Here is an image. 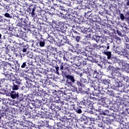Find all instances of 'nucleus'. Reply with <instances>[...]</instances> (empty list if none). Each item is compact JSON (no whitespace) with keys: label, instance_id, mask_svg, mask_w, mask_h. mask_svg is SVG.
Listing matches in <instances>:
<instances>
[{"label":"nucleus","instance_id":"1","mask_svg":"<svg viewBox=\"0 0 129 129\" xmlns=\"http://www.w3.org/2000/svg\"><path fill=\"white\" fill-rule=\"evenodd\" d=\"M109 87V85L97 84L96 82H95L94 83V89L95 91L94 92V94H95L96 96H98V94L100 93V91H99V90H102V91H104H104L107 90Z\"/></svg>","mask_w":129,"mask_h":129},{"label":"nucleus","instance_id":"2","mask_svg":"<svg viewBox=\"0 0 129 129\" xmlns=\"http://www.w3.org/2000/svg\"><path fill=\"white\" fill-rule=\"evenodd\" d=\"M66 78V82L65 85L68 86V87H73V86H75V83L76 82V80L74 78V76L72 75H70L67 77Z\"/></svg>","mask_w":129,"mask_h":129},{"label":"nucleus","instance_id":"3","mask_svg":"<svg viewBox=\"0 0 129 129\" xmlns=\"http://www.w3.org/2000/svg\"><path fill=\"white\" fill-rule=\"evenodd\" d=\"M27 10L28 12L30 14V15H31L33 18H35V17H37V15L35 14V12H36V11H37L38 7H37L36 5H32L30 6Z\"/></svg>","mask_w":129,"mask_h":129},{"label":"nucleus","instance_id":"4","mask_svg":"<svg viewBox=\"0 0 129 129\" xmlns=\"http://www.w3.org/2000/svg\"><path fill=\"white\" fill-rule=\"evenodd\" d=\"M84 99L85 101L86 102L87 104H88V105H92V104H91V102H92V99H95V100H96V98L93 97H91V96H89V94L88 93L84 97Z\"/></svg>","mask_w":129,"mask_h":129},{"label":"nucleus","instance_id":"5","mask_svg":"<svg viewBox=\"0 0 129 129\" xmlns=\"http://www.w3.org/2000/svg\"><path fill=\"white\" fill-rule=\"evenodd\" d=\"M20 45L21 46V50L23 53H26L28 52V50H29V45L26 43H20Z\"/></svg>","mask_w":129,"mask_h":129},{"label":"nucleus","instance_id":"6","mask_svg":"<svg viewBox=\"0 0 129 129\" xmlns=\"http://www.w3.org/2000/svg\"><path fill=\"white\" fill-rule=\"evenodd\" d=\"M13 63H15V62H6L5 66H4V69L5 70H11V69H15V66L13 64Z\"/></svg>","mask_w":129,"mask_h":129},{"label":"nucleus","instance_id":"7","mask_svg":"<svg viewBox=\"0 0 129 129\" xmlns=\"http://www.w3.org/2000/svg\"><path fill=\"white\" fill-rule=\"evenodd\" d=\"M58 65L60 70H67L69 72V65L66 63L59 62Z\"/></svg>","mask_w":129,"mask_h":129},{"label":"nucleus","instance_id":"8","mask_svg":"<svg viewBox=\"0 0 129 129\" xmlns=\"http://www.w3.org/2000/svg\"><path fill=\"white\" fill-rule=\"evenodd\" d=\"M71 110H75L77 113H82V110L81 108H82V107H79L77 105L73 104L71 106Z\"/></svg>","mask_w":129,"mask_h":129},{"label":"nucleus","instance_id":"9","mask_svg":"<svg viewBox=\"0 0 129 129\" xmlns=\"http://www.w3.org/2000/svg\"><path fill=\"white\" fill-rule=\"evenodd\" d=\"M86 83H87V80L83 78L81 79L80 81H77V85L78 86H80V87H85Z\"/></svg>","mask_w":129,"mask_h":129},{"label":"nucleus","instance_id":"10","mask_svg":"<svg viewBox=\"0 0 129 129\" xmlns=\"http://www.w3.org/2000/svg\"><path fill=\"white\" fill-rule=\"evenodd\" d=\"M36 83L32 80H28L26 82V86L28 88H36Z\"/></svg>","mask_w":129,"mask_h":129},{"label":"nucleus","instance_id":"11","mask_svg":"<svg viewBox=\"0 0 129 129\" xmlns=\"http://www.w3.org/2000/svg\"><path fill=\"white\" fill-rule=\"evenodd\" d=\"M96 83L97 84H104V85H109V84H110V80H109V79H99L97 82H96Z\"/></svg>","mask_w":129,"mask_h":129},{"label":"nucleus","instance_id":"12","mask_svg":"<svg viewBox=\"0 0 129 129\" xmlns=\"http://www.w3.org/2000/svg\"><path fill=\"white\" fill-rule=\"evenodd\" d=\"M23 126H24V123H23V122L19 121L17 124H15L14 126H11V128L22 129Z\"/></svg>","mask_w":129,"mask_h":129},{"label":"nucleus","instance_id":"13","mask_svg":"<svg viewBox=\"0 0 129 129\" xmlns=\"http://www.w3.org/2000/svg\"><path fill=\"white\" fill-rule=\"evenodd\" d=\"M10 96L11 98H13V99H15V98H17V100H19L20 95H19V93L15 91H11V93L10 94Z\"/></svg>","mask_w":129,"mask_h":129},{"label":"nucleus","instance_id":"14","mask_svg":"<svg viewBox=\"0 0 129 129\" xmlns=\"http://www.w3.org/2000/svg\"><path fill=\"white\" fill-rule=\"evenodd\" d=\"M94 61L95 63L98 64V66H100V67H101V64L99 63H101L102 62V60H101V57L99 55H97L96 53H95V59Z\"/></svg>","mask_w":129,"mask_h":129},{"label":"nucleus","instance_id":"15","mask_svg":"<svg viewBox=\"0 0 129 129\" xmlns=\"http://www.w3.org/2000/svg\"><path fill=\"white\" fill-rule=\"evenodd\" d=\"M50 108L55 112L56 114H57V112H58V111H60V110H61V106H59L58 104H55L54 105L51 106Z\"/></svg>","mask_w":129,"mask_h":129},{"label":"nucleus","instance_id":"16","mask_svg":"<svg viewBox=\"0 0 129 129\" xmlns=\"http://www.w3.org/2000/svg\"><path fill=\"white\" fill-rule=\"evenodd\" d=\"M85 34H87L89 35V37H90L91 34H93V33H95L96 32V30H95V29L92 28V29L90 28H86L85 29Z\"/></svg>","mask_w":129,"mask_h":129},{"label":"nucleus","instance_id":"17","mask_svg":"<svg viewBox=\"0 0 129 129\" xmlns=\"http://www.w3.org/2000/svg\"><path fill=\"white\" fill-rule=\"evenodd\" d=\"M90 119L94 122L95 120L99 119V115L97 114V113L94 112V113L90 116Z\"/></svg>","mask_w":129,"mask_h":129},{"label":"nucleus","instance_id":"18","mask_svg":"<svg viewBox=\"0 0 129 129\" xmlns=\"http://www.w3.org/2000/svg\"><path fill=\"white\" fill-rule=\"evenodd\" d=\"M19 19L18 21L19 22L22 24L23 26H27V20H26V18H25V16H23L22 17H18Z\"/></svg>","mask_w":129,"mask_h":129},{"label":"nucleus","instance_id":"19","mask_svg":"<svg viewBox=\"0 0 129 129\" xmlns=\"http://www.w3.org/2000/svg\"><path fill=\"white\" fill-rule=\"evenodd\" d=\"M15 79H12L13 82H14L15 84H18V85H21L22 80L19 78H16V76H13Z\"/></svg>","mask_w":129,"mask_h":129},{"label":"nucleus","instance_id":"20","mask_svg":"<svg viewBox=\"0 0 129 129\" xmlns=\"http://www.w3.org/2000/svg\"><path fill=\"white\" fill-rule=\"evenodd\" d=\"M85 50L89 52L91 56H94L95 55V52L93 51V48L90 46H87L86 48H85Z\"/></svg>","mask_w":129,"mask_h":129},{"label":"nucleus","instance_id":"21","mask_svg":"<svg viewBox=\"0 0 129 129\" xmlns=\"http://www.w3.org/2000/svg\"><path fill=\"white\" fill-rule=\"evenodd\" d=\"M77 105L79 107H82L83 106H86L87 105H88V104H87V103L86 102V101H85L84 99V100L83 101H81L79 102H78L77 104Z\"/></svg>","mask_w":129,"mask_h":129},{"label":"nucleus","instance_id":"22","mask_svg":"<svg viewBox=\"0 0 129 129\" xmlns=\"http://www.w3.org/2000/svg\"><path fill=\"white\" fill-rule=\"evenodd\" d=\"M115 75L118 77L117 80L119 81H122L123 80H124V77H123L120 73L118 72H116V74Z\"/></svg>","mask_w":129,"mask_h":129},{"label":"nucleus","instance_id":"23","mask_svg":"<svg viewBox=\"0 0 129 129\" xmlns=\"http://www.w3.org/2000/svg\"><path fill=\"white\" fill-rule=\"evenodd\" d=\"M11 88L13 91L15 90H19L20 89V85L16 84L15 82H13L12 86H11Z\"/></svg>","mask_w":129,"mask_h":129},{"label":"nucleus","instance_id":"24","mask_svg":"<svg viewBox=\"0 0 129 129\" xmlns=\"http://www.w3.org/2000/svg\"><path fill=\"white\" fill-rule=\"evenodd\" d=\"M5 78L4 79L5 80H9V81H12L13 79H12V76H14V74L11 73V74H5Z\"/></svg>","mask_w":129,"mask_h":129},{"label":"nucleus","instance_id":"25","mask_svg":"<svg viewBox=\"0 0 129 129\" xmlns=\"http://www.w3.org/2000/svg\"><path fill=\"white\" fill-rule=\"evenodd\" d=\"M112 110L113 111H115V112L118 111V109H119V105L117 103H114L112 106Z\"/></svg>","mask_w":129,"mask_h":129},{"label":"nucleus","instance_id":"26","mask_svg":"<svg viewBox=\"0 0 129 129\" xmlns=\"http://www.w3.org/2000/svg\"><path fill=\"white\" fill-rule=\"evenodd\" d=\"M113 113H111L110 110H103L101 112V114L103 115H112Z\"/></svg>","mask_w":129,"mask_h":129},{"label":"nucleus","instance_id":"27","mask_svg":"<svg viewBox=\"0 0 129 129\" xmlns=\"http://www.w3.org/2000/svg\"><path fill=\"white\" fill-rule=\"evenodd\" d=\"M59 3L64 4V5H68V6H71V3L70 0H57Z\"/></svg>","mask_w":129,"mask_h":129},{"label":"nucleus","instance_id":"28","mask_svg":"<svg viewBox=\"0 0 129 129\" xmlns=\"http://www.w3.org/2000/svg\"><path fill=\"white\" fill-rule=\"evenodd\" d=\"M42 106V101L39 99H36L35 100V107L37 108H40V106Z\"/></svg>","mask_w":129,"mask_h":129},{"label":"nucleus","instance_id":"29","mask_svg":"<svg viewBox=\"0 0 129 129\" xmlns=\"http://www.w3.org/2000/svg\"><path fill=\"white\" fill-rule=\"evenodd\" d=\"M69 59H72V56L69 52H67L66 56H64V60H66V61H69Z\"/></svg>","mask_w":129,"mask_h":129},{"label":"nucleus","instance_id":"30","mask_svg":"<svg viewBox=\"0 0 129 129\" xmlns=\"http://www.w3.org/2000/svg\"><path fill=\"white\" fill-rule=\"evenodd\" d=\"M68 37H70L69 35H67L64 37V38H62L63 40L64 43L66 44H68V45H70L71 46V43L70 42V41H69V39H68Z\"/></svg>","mask_w":129,"mask_h":129},{"label":"nucleus","instance_id":"31","mask_svg":"<svg viewBox=\"0 0 129 129\" xmlns=\"http://www.w3.org/2000/svg\"><path fill=\"white\" fill-rule=\"evenodd\" d=\"M36 44L37 45H39L40 47H44V46H45V40H38Z\"/></svg>","mask_w":129,"mask_h":129},{"label":"nucleus","instance_id":"32","mask_svg":"<svg viewBox=\"0 0 129 129\" xmlns=\"http://www.w3.org/2000/svg\"><path fill=\"white\" fill-rule=\"evenodd\" d=\"M28 66H30V62H29L28 61H27L23 62V63L21 66V68L22 69L28 68Z\"/></svg>","mask_w":129,"mask_h":129},{"label":"nucleus","instance_id":"33","mask_svg":"<svg viewBox=\"0 0 129 129\" xmlns=\"http://www.w3.org/2000/svg\"><path fill=\"white\" fill-rule=\"evenodd\" d=\"M72 36L73 38H76V37H77L78 36H80V33L76 31V30H74V29H72Z\"/></svg>","mask_w":129,"mask_h":129},{"label":"nucleus","instance_id":"34","mask_svg":"<svg viewBox=\"0 0 129 129\" xmlns=\"http://www.w3.org/2000/svg\"><path fill=\"white\" fill-rule=\"evenodd\" d=\"M57 54L60 57V58H63L64 59L65 58V53L64 52L61 51H57Z\"/></svg>","mask_w":129,"mask_h":129},{"label":"nucleus","instance_id":"35","mask_svg":"<svg viewBox=\"0 0 129 129\" xmlns=\"http://www.w3.org/2000/svg\"><path fill=\"white\" fill-rule=\"evenodd\" d=\"M62 75L63 77H66V78H67L68 76H70V75H69V72L67 70H64L62 72Z\"/></svg>","mask_w":129,"mask_h":129},{"label":"nucleus","instance_id":"36","mask_svg":"<svg viewBox=\"0 0 129 129\" xmlns=\"http://www.w3.org/2000/svg\"><path fill=\"white\" fill-rule=\"evenodd\" d=\"M104 92L109 95V96H113V95H114V93L111 90H106V91H104Z\"/></svg>","mask_w":129,"mask_h":129},{"label":"nucleus","instance_id":"37","mask_svg":"<svg viewBox=\"0 0 129 129\" xmlns=\"http://www.w3.org/2000/svg\"><path fill=\"white\" fill-rule=\"evenodd\" d=\"M33 94L35 96H41V93H40V92L39 91H37V90H36V88H33Z\"/></svg>","mask_w":129,"mask_h":129},{"label":"nucleus","instance_id":"38","mask_svg":"<svg viewBox=\"0 0 129 129\" xmlns=\"http://www.w3.org/2000/svg\"><path fill=\"white\" fill-rule=\"evenodd\" d=\"M118 49H119V47H116L115 49V46H114V44H113L112 49L113 50V51H115V53L116 54H118V55H120V51L118 50Z\"/></svg>","mask_w":129,"mask_h":129},{"label":"nucleus","instance_id":"39","mask_svg":"<svg viewBox=\"0 0 129 129\" xmlns=\"http://www.w3.org/2000/svg\"><path fill=\"white\" fill-rule=\"evenodd\" d=\"M36 101H35V103H31L29 106H28V108H30V109L32 110V111H33V108H36Z\"/></svg>","mask_w":129,"mask_h":129},{"label":"nucleus","instance_id":"40","mask_svg":"<svg viewBox=\"0 0 129 129\" xmlns=\"http://www.w3.org/2000/svg\"><path fill=\"white\" fill-rule=\"evenodd\" d=\"M7 1L1 0L0 1V6L2 7H8V4H7Z\"/></svg>","mask_w":129,"mask_h":129},{"label":"nucleus","instance_id":"41","mask_svg":"<svg viewBox=\"0 0 129 129\" xmlns=\"http://www.w3.org/2000/svg\"><path fill=\"white\" fill-rule=\"evenodd\" d=\"M91 121H92V120H91L90 118L89 120L86 118V119L85 120V122H84V125H91Z\"/></svg>","mask_w":129,"mask_h":129},{"label":"nucleus","instance_id":"42","mask_svg":"<svg viewBox=\"0 0 129 129\" xmlns=\"http://www.w3.org/2000/svg\"><path fill=\"white\" fill-rule=\"evenodd\" d=\"M46 40L48 42H49L50 44H53V41H54V37L50 36H48V38H46Z\"/></svg>","mask_w":129,"mask_h":129},{"label":"nucleus","instance_id":"43","mask_svg":"<svg viewBox=\"0 0 129 129\" xmlns=\"http://www.w3.org/2000/svg\"><path fill=\"white\" fill-rule=\"evenodd\" d=\"M104 54L107 56V59H110L111 58V52L110 51H104Z\"/></svg>","mask_w":129,"mask_h":129},{"label":"nucleus","instance_id":"44","mask_svg":"<svg viewBox=\"0 0 129 129\" xmlns=\"http://www.w3.org/2000/svg\"><path fill=\"white\" fill-rule=\"evenodd\" d=\"M124 42L125 43L126 45V47L129 49V39L127 38V37H125L124 38Z\"/></svg>","mask_w":129,"mask_h":129},{"label":"nucleus","instance_id":"45","mask_svg":"<svg viewBox=\"0 0 129 129\" xmlns=\"http://www.w3.org/2000/svg\"><path fill=\"white\" fill-rule=\"evenodd\" d=\"M38 116H39V118L41 119V118H45V113L43 112H40L38 113Z\"/></svg>","mask_w":129,"mask_h":129},{"label":"nucleus","instance_id":"46","mask_svg":"<svg viewBox=\"0 0 129 129\" xmlns=\"http://www.w3.org/2000/svg\"><path fill=\"white\" fill-rule=\"evenodd\" d=\"M18 101H19L20 103L21 104V106H26L27 105V101L25 100H18Z\"/></svg>","mask_w":129,"mask_h":129},{"label":"nucleus","instance_id":"47","mask_svg":"<svg viewBox=\"0 0 129 129\" xmlns=\"http://www.w3.org/2000/svg\"><path fill=\"white\" fill-rule=\"evenodd\" d=\"M27 99H28L27 97L23 96V94H20V97H19L18 100H24L27 101Z\"/></svg>","mask_w":129,"mask_h":129},{"label":"nucleus","instance_id":"48","mask_svg":"<svg viewBox=\"0 0 129 129\" xmlns=\"http://www.w3.org/2000/svg\"><path fill=\"white\" fill-rule=\"evenodd\" d=\"M15 66H14V68L15 70H20V63H19V62L16 61V63L15 64Z\"/></svg>","mask_w":129,"mask_h":129},{"label":"nucleus","instance_id":"49","mask_svg":"<svg viewBox=\"0 0 129 129\" xmlns=\"http://www.w3.org/2000/svg\"><path fill=\"white\" fill-rule=\"evenodd\" d=\"M66 33L65 32L62 31V30H60L59 32V36H60V37H61V38H62V39L63 38H65V37H64V36H65Z\"/></svg>","mask_w":129,"mask_h":129},{"label":"nucleus","instance_id":"50","mask_svg":"<svg viewBox=\"0 0 129 129\" xmlns=\"http://www.w3.org/2000/svg\"><path fill=\"white\" fill-rule=\"evenodd\" d=\"M84 60H85V58L83 57L82 55H79V62L80 63H82Z\"/></svg>","mask_w":129,"mask_h":129},{"label":"nucleus","instance_id":"51","mask_svg":"<svg viewBox=\"0 0 129 129\" xmlns=\"http://www.w3.org/2000/svg\"><path fill=\"white\" fill-rule=\"evenodd\" d=\"M120 63L122 64V66L123 67H124V68H125V66L126 65L127 62H126L123 59H121V60H120Z\"/></svg>","mask_w":129,"mask_h":129},{"label":"nucleus","instance_id":"52","mask_svg":"<svg viewBox=\"0 0 129 129\" xmlns=\"http://www.w3.org/2000/svg\"><path fill=\"white\" fill-rule=\"evenodd\" d=\"M85 17L88 18V17H91V11H88L85 12Z\"/></svg>","mask_w":129,"mask_h":129},{"label":"nucleus","instance_id":"53","mask_svg":"<svg viewBox=\"0 0 129 129\" xmlns=\"http://www.w3.org/2000/svg\"><path fill=\"white\" fill-rule=\"evenodd\" d=\"M93 76L95 78H98L99 77V73L97 72V71H95L93 73Z\"/></svg>","mask_w":129,"mask_h":129},{"label":"nucleus","instance_id":"54","mask_svg":"<svg viewBox=\"0 0 129 129\" xmlns=\"http://www.w3.org/2000/svg\"><path fill=\"white\" fill-rule=\"evenodd\" d=\"M33 118L34 120H40V117L39 116L38 114H36L35 115H33Z\"/></svg>","mask_w":129,"mask_h":129},{"label":"nucleus","instance_id":"55","mask_svg":"<svg viewBox=\"0 0 129 129\" xmlns=\"http://www.w3.org/2000/svg\"><path fill=\"white\" fill-rule=\"evenodd\" d=\"M54 102H56V103H58V102H60V101L61 100H60V97L56 96H55L54 97Z\"/></svg>","mask_w":129,"mask_h":129},{"label":"nucleus","instance_id":"56","mask_svg":"<svg viewBox=\"0 0 129 129\" xmlns=\"http://www.w3.org/2000/svg\"><path fill=\"white\" fill-rule=\"evenodd\" d=\"M74 63L76 64L77 63V61L79 62V56H75L73 57Z\"/></svg>","mask_w":129,"mask_h":129},{"label":"nucleus","instance_id":"57","mask_svg":"<svg viewBox=\"0 0 129 129\" xmlns=\"http://www.w3.org/2000/svg\"><path fill=\"white\" fill-rule=\"evenodd\" d=\"M57 104L59 105V106H60V107H64V105H65V102H63L60 100V102H58Z\"/></svg>","mask_w":129,"mask_h":129},{"label":"nucleus","instance_id":"58","mask_svg":"<svg viewBox=\"0 0 129 129\" xmlns=\"http://www.w3.org/2000/svg\"><path fill=\"white\" fill-rule=\"evenodd\" d=\"M119 17L120 20H121L123 22L124 21V19H125V17H124V15H123V14L119 13Z\"/></svg>","mask_w":129,"mask_h":129},{"label":"nucleus","instance_id":"59","mask_svg":"<svg viewBox=\"0 0 129 129\" xmlns=\"http://www.w3.org/2000/svg\"><path fill=\"white\" fill-rule=\"evenodd\" d=\"M34 44H35V40L31 39L29 41V46L31 47H34Z\"/></svg>","mask_w":129,"mask_h":129},{"label":"nucleus","instance_id":"60","mask_svg":"<svg viewBox=\"0 0 129 129\" xmlns=\"http://www.w3.org/2000/svg\"><path fill=\"white\" fill-rule=\"evenodd\" d=\"M115 103H119V104H120L121 103V99H120V97H117L115 100Z\"/></svg>","mask_w":129,"mask_h":129},{"label":"nucleus","instance_id":"61","mask_svg":"<svg viewBox=\"0 0 129 129\" xmlns=\"http://www.w3.org/2000/svg\"><path fill=\"white\" fill-rule=\"evenodd\" d=\"M5 85V79H0V86Z\"/></svg>","mask_w":129,"mask_h":129},{"label":"nucleus","instance_id":"62","mask_svg":"<svg viewBox=\"0 0 129 129\" xmlns=\"http://www.w3.org/2000/svg\"><path fill=\"white\" fill-rule=\"evenodd\" d=\"M27 57H29V58H31L32 59H33L32 53L30 51H27Z\"/></svg>","mask_w":129,"mask_h":129},{"label":"nucleus","instance_id":"63","mask_svg":"<svg viewBox=\"0 0 129 129\" xmlns=\"http://www.w3.org/2000/svg\"><path fill=\"white\" fill-rule=\"evenodd\" d=\"M6 64V61H0V67H2V68H5V66Z\"/></svg>","mask_w":129,"mask_h":129},{"label":"nucleus","instance_id":"64","mask_svg":"<svg viewBox=\"0 0 129 129\" xmlns=\"http://www.w3.org/2000/svg\"><path fill=\"white\" fill-rule=\"evenodd\" d=\"M122 99H123V100H127L128 99H129L128 95H123Z\"/></svg>","mask_w":129,"mask_h":129}]
</instances>
